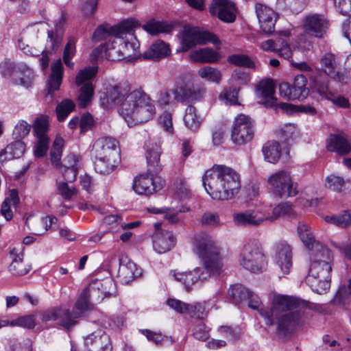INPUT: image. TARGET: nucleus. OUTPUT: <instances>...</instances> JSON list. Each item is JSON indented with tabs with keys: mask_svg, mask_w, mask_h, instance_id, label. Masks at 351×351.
Returning <instances> with one entry per match:
<instances>
[{
	"mask_svg": "<svg viewBox=\"0 0 351 351\" xmlns=\"http://www.w3.org/2000/svg\"><path fill=\"white\" fill-rule=\"evenodd\" d=\"M275 87L269 80H262L256 87V93L261 99L260 102L267 108L280 109L287 113H293L295 106L287 103H277V99L274 97Z\"/></svg>",
	"mask_w": 351,
	"mask_h": 351,
	"instance_id": "11",
	"label": "nucleus"
},
{
	"mask_svg": "<svg viewBox=\"0 0 351 351\" xmlns=\"http://www.w3.org/2000/svg\"><path fill=\"white\" fill-rule=\"evenodd\" d=\"M321 70L328 77L342 83H347L343 76L340 74L338 63L335 54L332 53H324L319 60Z\"/></svg>",
	"mask_w": 351,
	"mask_h": 351,
	"instance_id": "23",
	"label": "nucleus"
},
{
	"mask_svg": "<svg viewBox=\"0 0 351 351\" xmlns=\"http://www.w3.org/2000/svg\"><path fill=\"white\" fill-rule=\"evenodd\" d=\"M189 57L195 62L213 64L219 62L221 56L219 52L210 47L192 51Z\"/></svg>",
	"mask_w": 351,
	"mask_h": 351,
	"instance_id": "27",
	"label": "nucleus"
},
{
	"mask_svg": "<svg viewBox=\"0 0 351 351\" xmlns=\"http://www.w3.org/2000/svg\"><path fill=\"white\" fill-rule=\"evenodd\" d=\"M14 250V249L10 252L12 261L9 266V270L14 276H24L31 270L32 266L28 262L24 261L23 254H17Z\"/></svg>",
	"mask_w": 351,
	"mask_h": 351,
	"instance_id": "31",
	"label": "nucleus"
},
{
	"mask_svg": "<svg viewBox=\"0 0 351 351\" xmlns=\"http://www.w3.org/2000/svg\"><path fill=\"white\" fill-rule=\"evenodd\" d=\"M173 188L176 193L180 198H186L190 195V190L184 179L179 178L175 180Z\"/></svg>",
	"mask_w": 351,
	"mask_h": 351,
	"instance_id": "60",
	"label": "nucleus"
},
{
	"mask_svg": "<svg viewBox=\"0 0 351 351\" xmlns=\"http://www.w3.org/2000/svg\"><path fill=\"white\" fill-rule=\"evenodd\" d=\"M293 215L292 205L288 202H282L278 204L274 209L271 216L266 215L267 220L272 221L282 216H291Z\"/></svg>",
	"mask_w": 351,
	"mask_h": 351,
	"instance_id": "46",
	"label": "nucleus"
},
{
	"mask_svg": "<svg viewBox=\"0 0 351 351\" xmlns=\"http://www.w3.org/2000/svg\"><path fill=\"white\" fill-rule=\"evenodd\" d=\"M330 278H322L315 275L307 274L306 282L311 287V290L318 294L326 293L330 287Z\"/></svg>",
	"mask_w": 351,
	"mask_h": 351,
	"instance_id": "33",
	"label": "nucleus"
},
{
	"mask_svg": "<svg viewBox=\"0 0 351 351\" xmlns=\"http://www.w3.org/2000/svg\"><path fill=\"white\" fill-rule=\"evenodd\" d=\"M88 351H112L110 336L103 330L95 331L84 338Z\"/></svg>",
	"mask_w": 351,
	"mask_h": 351,
	"instance_id": "17",
	"label": "nucleus"
},
{
	"mask_svg": "<svg viewBox=\"0 0 351 351\" xmlns=\"http://www.w3.org/2000/svg\"><path fill=\"white\" fill-rule=\"evenodd\" d=\"M279 45L277 47L276 53L279 56L289 60L292 56V51L288 42L282 38H278Z\"/></svg>",
	"mask_w": 351,
	"mask_h": 351,
	"instance_id": "61",
	"label": "nucleus"
},
{
	"mask_svg": "<svg viewBox=\"0 0 351 351\" xmlns=\"http://www.w3.org/2000/svg\"><path fill=\"white\" fill-rule=\"evenodd\" d=\"M345 185L343 178L334 174L326 177L325 186L333 191L341 192Z\"/></svg>",
	"mask_w": 351,
	"mask_h": 351,
	"instance_id": "54",
	"label": "nucleus"
},
{
	"mask_svg": "<svg viewBox=\"0 0 351 351\" xmlns=\"http://www.w3.org/2000/svg\"><path fill=\"white\" fill-rule=\"evenodd\" d=\"M97 289H99L100 287L96 288L92 285L86 287L81 293L71 311L69 308L55 307L44 311L42 315V320L43 322L58 321V324L64 328H71L77 324V319L79 317H82L86 311L92 308L90 298L92 295L97 291Z\"/></svg>",
	"mask_w": 351,
	"mask_h": 351,
	"instance_id": "5",
	"label": "nucleus"
},
{
	"mask_svg": "<svg viewBox=\"0 0 351 351\" xmlns=\"http://www.w3.org/2000/svg\"><path fill=\"white\" fill-rule=\"evenodd\" d=\"M145 154L147 164V173L150 176L158 173L162 170L160 157L162 153L160 142L156 139L150 138L144 145Z\"/></svg>",
	"mask_w": 351,
	"mask_h": 351,
	"instance_id": "15",
	"label": "nucleus"
},
{
	"mask_svg": "<svg viewBox=\"0 0 351 351\" xmlns=\"http://www.w3.org/2000/svg\"><path fill=\"white\" fill-rule=\"evenodd\" d=\"M93 158H110L119 160L118 141L110 137L97 139L92 149Z\"/></svg>",
	"mask_w": 351,
	"mask_h": 351,
	"instance_id": "14",
	"label": "nucleus"
},
{
	"mask_svg": "<svg viewBox=\"0 0 351 351\" xmlns=\"http://www.w3.org/2000/svg\"><path fill=\"white\" fill-rule=\"evenodd\" d=\"M268 217L258 209H250L234 213L232 215L234 223L241 227H256L267 221Z\"/></svg>",
	"mask_w": 351,
	"mask_h": 351,
	"instance_id": "16",
	"label": "nucleus"
},
{
	"mask_svg": "<svg viewBox=\"0 0 351 351\" xmlns=\"http://www.w3.org/2000/svg\"><path fill=\"white\" fill-rule=\"evenodd\" d=\"M167 304L173 309L175 311L179 313H190L196 308L197 306H193L185 302H183L179 300L170 298L167 301Z\"/></svg>",
	"mask_w": 351,
	"mask_h": 351,
	"instance_id": "53",
	"label": "nucleus"
},
{
	"mask_svg": "<svg viewBox=\"0 0 351 351\" xmlns=\"http://www.w3.org/2000/svg\"><path fill=\"white\" fill-rule=\"evenodd\" d=\"M31 128L30 124L21 120L15 125L12 135L15 139L21 140L29 133Z\"/></svg>",
	"mask_w": 351,
	"mask_h": 351,
	"instance_id": "56",
	"label": "nucleus"
},
{
	"mask_svg": "<svg viewBox=\"0 0 351 351\" xmlns=\"http://www.w3.org/2000/svg\"><path fill=\"white\" fill-rule=\"evenodd\" d=\"M197 75L202 79L219 84L222 80L221 71L210 66H204L197 71Z\"/></svg>",
	"mask_w": 351,
	"mask_h": 351,
	"instance_id": "39",
	"label": "nucleus"
},
{
	"mask_svg": "<svg viewBox=\"0 0 351 351\" xmlns=\"http://www.w3.org/2000/svg\"><path fill=\"white\" fill-rule=\"evenodd\" d=\"M119 160L94 158V168L100 174H109L114 170Z\"/></svg>",
	"mask_w": 351,
	"mask_h": 351,
	"instance_id": "40",
	"label": "nucleus"
},
{
	"mask_svg": "<svg viewBox=\"0 0 351 351\" xmlns=\"http://www.w3.org/2000/svg\"><path fill=\"white\" fill-rule=\"evenodd\" d=\"M76 43L77 38L74 36H70L63 51V62L70 69H73L74 66V63L71 60L76 53Z\"/></svg>",
	"mask_w": 351,
	"mask_h": 351,
	"instance_id": "43",
	"label": "nucleus"
},
{
	"mask_svg": "<svg viewBox=\"0 0 351 351\" xmlns=\"http://www.w3.org/2000/svg\"><path fill=\"white\" fill-rule=\"evenodd\" d=\"M100 101L105 109L119 106V113L128 126L147 122L156 113L149 96L142 88L132 90L126 81L108 87Z\"/></svg>",
	"mask_w": 351,
	"mask_h": 351,
	"instance_id": "2",
	"label": "nucleus"
},
{
	"mask_svg": "<svg viewBox=\"0 0 351 351\" xmlns=\"http://www.w3.org/2000/svg\"><path fill=\"white\" fill-rule=\"evenodd\" d=\"M208 43L214 45L221 44L220 40L215 34L198 27L185 26L182 33V46L180 51L186 52L196 45H206Z\"/></svg>",
	"mask_w": 351,
	"mask_h": 351,
	"instance_id": "7",
	"label": "nucleus"
},
{
	"mask_svg": "<svg viewBox=\"0 0 351 351\" xmlns=\"http://www.w3.org/2000/svg\"><path fill=\"white\" fill-rule=\"evenodd\" d=\"M306 0H278L279 4H282L293 13H298L303 10Z\"/></svg>",
	"mask_w": 351,
	"mask_h": 351,
	"instance_id": "57",
	"label": "nucleus"
},
{
	"mask_svg": "<svg viewBox=\"0 0 351 351\" xmlns=\"http://www.w3.org/2000/svg\"><path fill=\"white\" fill-rule=\"evenodd\" d=\"M138 22L134 19H128L123 21L117 25L110 26L108 24H102L97 27L93 35V40L99 42L101 40L112 39V36L122 37L126 33H130L134 28L138 26Z\"/></svg>",
	"mask_w": 351,
	"mask_h": 351,
	"instance_id": "9",
	"label": "nucleus"
},
{
	"mask_svg": "<svg viewBox=\"0 0 351 351\" xmlns=\"http://www.w3.org/2000/svg\"><path fill=\"white\" fill-rule=\"evenodd\" d=\"M162 185L157 186L149 174H142L136 176L133 182L132 188L138 195H149L154 192L160 190Z\"/></svg>",
	"mask_w": 351,
	"mask_h": 351,
	"instance_id": "24",
	"label": "nucleus"
},
{
	"mask_svg": "<svg viewBox=\"0 0 351 351\" xmlns=\"http://www.w3.org/2000/svg\"><path fill=\"white\" fill-rule=\"evenodd\" d=\"M143 29L151 34L167 32L170 31L171 27L165 23L151 20L143 25Z\"/></svg>",
	"mask_w": 351,
	"mask_h": 351,
	"instance_id": "49",
	"label": "nucleus"
},
{
	"mask_svg": "<svg viewBox=\"0 0 351 351\" xmlns=\"http://www.w3.org/2000/svg\"><path fill=\"white\" fill-rule=\"evenodd\" d=\"M265 159L271 163H276L281 155L280 143L276 141H269L263 147Z\"/></svg>",
	"mask_w": 351,
	"mask_h": 351,
	"instance_id": "37",
	"label": "nucleus"
},
{
	"mask_svg": "<svg viewBox=\"0 0 351 351\" xmlns=\"http://www.w3.org/2000/svg\"><path fill=\"white\" fill-rule=\"evenodd\" d=\"M306 78L304 75H298L295 77L293 84L291 85L293 100H302L308 95V89L306 88Z\"/></svg>",
	"mask_w": 351,
	"mask_h": 351,
	"instance_id": "36",
	"label": "nucleus"
},
{
	"mask_svg": "<svg viewBox=\"0 0 351 351\" xmlns=\"http://www.w3.org/2000/svg\"><path fill=\"white\" fill-rule=\"evenodd\" d=\"M58 193L66 200H70L76 194L77 189L73 186H69L68 182H57Z\"/></svg>",
	"mask_w": 351,
	"mask_h": 351,
	"instance_id": "58",
	"label": "nucleus"
},
{
	"mask_svg": "<svg viewBox=\"0 0 351 351\" xmlns=\"http://www.w3.org/2000/svg\"><path fill=\"white\" fill-rule=\"evenodd\" d=\"M141 332L147 337L149 341H152L158 346L162 345L167 338L161 332H155L148 329L142 330Z\"/></svg>",
	"mask_w": 351,
	"mask_h": 351,
	"instance_id": "63",
	"label": "nucleus"
},
{
	"mask_svg": "<svg viewBox=\"0 0 351 351\" xmlns=\"http://www.w3.org/2000/svg\"><path fill=\"white\" fill-rule=\"evenodd\" d=\"M350 296H351V278L348 280L347 285H343L339 287L333 301L337 304H345Z\"/></svg>",
	"mask_w": 351,
	"mask_h": 351,
	"instance_id": "52",
	"label": "nucleus"
},
{
	"mask_svg": "<svg viewBox=\"0 0 351 351\" xmlns=\"http://www.w3.org/2000/svg\"><path fill=\"white\" fill-rule=\"evenodd\" d=\"M19 70L23 73V76L16 80V83L26 88L30 87L33 84L34 77L33 71L24 64H21L19 66Z\"/></svg>",
	"mask_w": 351,
	"mask_h": 351,
	"instance_id": "51",
	"label": "nucleus"
},
{
	"mask_svg": "<svg viewBox=\"0 0 351 351\" xmlns=\"http://www.w3.org/2000/svg\"><path fill=\"white\" fill-rule=\"evenodd\" d=\"M48 128L49 123L46 117L36 118L33 125L34 134L36 138L48 137Z\"/></svg>",
	"mask_w": 351,
	"mask_h": 351,
	"instance_id": "50",
	"label": "nucleus"
},
{
	"mask_svg": "<svg viewBox=\"0 0 351 351\" xmlns=\"http://www.w3.org/2000/svg\"><path fill=\"white\" fill-rule=\"evenodd\" d=\"M134 28L133 29L132 32L126 33L125 34H129L130 36V39L123 40V36L118 38L119 39V41L121 42L120 45L122 47L126 57H130L132 55H133L136 52V51L139 48L140 46L139 42L134 36Z\"/></svg>",
	"mask_w": 351,
	"mask_h": 351,
	"instance_id": "45",
	"label": "nucleus"
},
{
	"mask_svg": "<svg viewBox=\"0 0 351 351\" xmlns=\"http://www.w3.org/2000/svg\"><path fill=\"white\" fill-rule=\"evenodd\" d=\"M328 22L322 15L317 14H309L304 19L305 32L317 38H322L326 33Z\"/></svg>",
	"mask_w": 351,
	"mask_h": 351,
	"instance_id": "22",
	"label": "nucleus"
},
{
	"mask_svg": "<svg viewBox=\"0 0 351 351\" xmlns=\"http://www.w3.org/2000/svg\"><path fill=\"white\" fill-rule=\"evenodd\" d=\"M241 265L253 273L262 272L266 266V258L260 243L254 240L244 245L241 254Z\"/></svg>",
	"mask_w": 351,
	"mask_h": 351,
	"instance_id": "8",
	"label": "nucleus"
},
{
	"mask_svg": "<svg viewBox=\"0 0 351 351\" xmlns=\"http://www.w3.org/2000/svg\"><path fill=\"white\" fill-rule=\"evenodd\" d=\"M64 38V34L61 32L53 29L48 30L47 38L45 45V51L53 53L56 52L61 46Z\"/></svg>",
	"mask_w": 351,
	"mask_h": 351,
	"instance_id": "38",
	"label": "nucleus"
},
{
	"mask_svg": "<svg viewBox=\"0 0 351 351\" xmlns=\"http://www.w3.org/2000/svg\"><path fill=\"white\" fill-rule=\"evenodd\" d=\"M75 104L70 99H64L56 106V115L59 121L62 122L66 119L68 115L74 110Z\"/></svg>",
	"mask_w": 351,
	"mask_h": 351,
	"instance_id": "47",
	"label": "nucleus"
},
{
	"mask_svg": "<svg viewBox=\"0 0 351 351\" xmlns=\"http://www.w3.org/2000/svg\"><path fill=\"white\" fill-rule=\"evenodd\" d=\"M275 261L283 274L290 272L292 267V251L288 244L282 243L277 245Z\"/></svg>",
	"mask_w": 351,
	"mask_h": 351,
	"instance_id": "25",
	"label": "nucleus"
},
{
	"mask_svg": "<svg viewBox=\"0 0 351 351\" xmlns=\"http://www.w3.org/2000/svg\"><path fill=\"white\" fill-rule=\"evenodd\" d=\"M36 138L37 141L34 150V156L37 158L43 157L49 149V137Z\"/></svg>",
	"mask_w": 351,
	"mask_h": 351,
	"instance_id": "59",
	"label": "nucleus"
},
{
	"mask_svg": "<svg viewBox=\"0 0 351 351\" xmlns=\"http://www.w3.org/2000/svg\"><path fill=\"white\" fill-rule=\"evenodd\" d=\"M115 38L112 40H109L104 45H101L98 48L95 49L92 52V56H98L101 54V57L111 61H116L127 58L124 53L123 48L116 49L114 46Z\"/></svg>",
	"mask_w": 351,
	"mask_h": 351,
	"instance_id": "26",
	"label": "nucleus"
},
{
	"mask_svg": "<svg viewBox=\"0 0 351 351\" xmlns=\"http://www.w3.org/2000/svg\"><path fill=\"white\" fill-rule=\"evenodd\" d=\"M327 149L343 156L351 152V145L343 135L330 134L327 140Z\"/></svg>",
	"mask_w": 351,
	"mask_h": 351,
	"instance_id": "28",
	"label": "nucleus"
},
{
	"mask_svg": "<svg viewBox=\"0 0 351 351\" xmlns=\"http://www.w3.org/2000/svg\"><path fill=\"white\" fill-rule=\"evenodd\" d=\"M228 63L237 66H243L254 70H258L260 67L256 66V63L245 54H232L228 57Z\"/></svg>",
	"mask_w": 351,
	"mask_h": 351,
	"instance_id": "42",
	"label": "nucleus"
},
{
	"mask_svg": "<svg viewBox=\"0 0 351 351\" xmlns=\"http://www.w3.org/2000/svg\"><path fill=\"white\" fill-rule=\"evenodd\" d=\"M267 183L270 191L276 197H293L299 193L298 183L293 181L290 172L285 170L271 174L267 178Z\"/></svg>",
	"mask_w": 351,
	"mask_h": 351,
	"instance_id": "6",
	"label": "nucleus"
},
{
	"mask_svg": "<svg viewBox=\"0 0 351 351\" xmlns=\"http://www.w3.org/2000/svg\"><path fill=\"white\" fill-rule=\"evenodd\" d=\"M184 122L186 128L192 131H196L202 123L201 118L197 114L196 108L189 106L186 108Z\"/></svg>",
	"mask_w": 351,
	"mask_h": 351,
	"instance_id": "41",
	"label": "nucleus"
},
{
	"mask_svg": "<svg viewBox=\"0 0 351 351\" xmlns=\"http://www.w3.org/2000/svg\"><path fill=\"white\" fill-rule=\"evenodd\" d=\"M230 80L236 85H245L250 81V76L243 71L235 69L231 75Z\"/></svg>",
	"mask_w": 351,
	"mask_h": 351,
	"instance_id": "62",
	"label": "nucleus"
},
{
	"mask_svg": "<svg viewBox=\"0 0 351 351\" xmlns=\"http://www.w3.org/2000/svg\"><path fill=\"white\" fill-rule=\"evenodd\" d=\"M141 275V270L138 269L136 265L132 261L127 263H120L118 270V278L123 284H128L134 278Z\"/></svg>",
	"mask_w": 351,
	"mask_h": 351,
	"instance_id": "30",
	"label": "nucleus"
},
{
	"mask_svg": "<svg viewBox=\"0 0 351 351\" xmlns=\"http://www.w3.org/2000/svg\"><path fill=\"white\" fill-rule=\"evenodd\" d=\"M170 53V48L168 44L158 40L154 43L149 48L142 54L144 59L158 60L167 56Z\"/></svg>",
	"mask_w": 351,
	"mask_h": 351,
	"instance_id": "29",
	"label": "nucleus"
},
{
	"mask_svg": "<svg viewBox=\"0 0 351 351\" xmlns=\"http://www.w3.org/2000/svg\"><path fill=\"white\" fill-rule=\"evenodd\" d=\"M210 12L223 22L232 23L236 19L237 8L235 4L229 0H213Z\"/></svg>",
	"mask_w": 351,
	"mask_h": 351,
	"instance_id": "18",
	"label": "nucleus"
},
{
	"mask_svg": "<svg viewBox=\"0 0 351 351\" xmlns=\"http://www.w3.org/2000/svg\"><path fill=\"white\" fill-rule=\"evenodd\" d=\"M194 245L195 252L204 267L189 272H173L176 280L182 282L186 290L198 281L206 280L212 275L218 276L221 269L218 248L210 235L204 232L197 234Z\"/></svg>",
	"mask_w": 351,
	"mask_h": 351,
	"instance_id": "3",
	"label": "nucleus"
},
{
	"mask_svg": "<svg viewBox=\"0 0 351 351\" xmlns=\"http://www.w3.org/2000/svg\"><path fill=\"white\" fill-rule=\"evenodd\" d=\"M51 73L47 84V94L45 100L47 102H52L53 99V94L58 90L62 82L64 73V68L62 60H57L51 66Z\"/></svg>",
	"mask_w": 351,
	"mask_h": 351,
	"instance_id": "19",
	"label": "nucleus"
},
{
	"mask_svg": "<svg viewBox=\"0 0 351 351\" xmlns=\"http://www.w3.org/2000/svg\"><path fill=\"white\" fill-rule=\"evenodd\" d=\"M16 140V141L9 144L5 149L0 151L1 162L17 158L23 154L25 148V144L21 140Z\"/></svg>",
	"mask_w": 351,
	"mask_h": 351,
	"instance_id": "32",
	"label": "nucleus"
},
{
	"mask_svg": "<svg viewBox=\"0 0 351 351\" xmlns=\"http://www.w3.org/2000/svg\"><path fill=\"white\" fill-rule=\"evenodd\" d=\"M254 135V123L249 116L240 114L233 122L231 139L238 145L251 141Z\"/></svg>",
	"mask_w": 351,
	"mask_h": 351,
	"instance_id": "12",
	"label": "nucleus"
},
{
	"mask_svg": "<svg viewBox=\"0 0 351 351\" xmlns=\"http://www.w3.org/2000/svg\"><path fill=\"white\" fill-rule=\"evenodd\" d=\"M97 73V67L88 66L80 70L76 75L75 84L77 86H81L78 95V102L82 108H86L91 101L94 94L91 80Z\"/></svg>",
	"mask_w": 351,
	"mask_h": 351,
	"instance_id": "10",
	"label": "nucleus"
},
{
	"mask_svg": "<svg viewBox=\"0 0 351 351\" xmlns=\"http://www.w3.org/2000/svg\"><path fill=\"white\" fill-rule=\"evenodd\" d=\"M228 295L235 304L248 302V306L258 310L267 325H276L277 333L283 337L292 333L302 323V308L319 309L315 303L282 295H274L269 308H263L259 297L241 284L232 285Z\"/></svg>",
	"mask_w": 351,
	"mask_h": 351,
	"instance_id": "1",
	"label": "nucleus"
},
{
	"mask_svg": "<svg viewBox=\"0 0 351 351\" xmlns=\"http://www.w3.org/2000/svg\"><path fill=\"white\" fill-rule=\"evenodd\" d=\"M156 231L153 234V247L158 254L169 251L175 245L176 240L171 231L160 229V224H155Z\"/></svg>",
	"mask_w": 351,
	"mask_h": 351,
	"instance_id": "20",
	"label": "nucleus"
},
{
	"mask_svg": "<svg viewBox=\"0 0 351 351\" xmlns=\"http://www.w3.org/2000/svg\"><path fill=\"white\" fill-rule=\"evenodd\" d=\"M298 234L302 242L308 248L313 246L315 243V237L309 226L303 222L300 221L298 225Z\"/></svg>",
	"mask_w": 351,
	"mask_h": 351,
	"instance_id": "44",
	"label": "nucleus"
},
{
	"mask_svg": "<svg viewBox=\"0 0 351 351\" xmlns=\"http://www.w3.org/2000/svg\"><path fill=\"white\" fill-rule=\"evenodd\" d=\"M203 185L213 199H232L241 187L239 175L225 165H215L202 177Z\"/></svg>",
	"mask_w": 351,
	"mask_h": 351,
	"instance_id": "4",
	"label": "nucleus"
},
{
	"mask_svg": "<svg viewBox=\"0 0 351 351\" xmlns=\"http://www.w3.org/2000/svg\"><path fill=\"white\" fill-rule=\"evenodd\" d=\"M239 88L237 87L224 90L220 95L219 99L226 104L236 105L238 104V94Z\"/></svg>",
	"mask_w": 351,
	"mask_h": 351,
	"instance_id": "55",
	"label": "nucleus"
},
{
	"mask_svg": "<svg viewBox=\"0 0 351 351\" xmlns=\"http://www.w3.org/2000/svg\"><path fill=\"white\" fill-rule=\"evenodd\" d=\"M37 32L35 28L27 29L21 34V38L19 39V48L27 55L32 56L39 55L35 50L29 47V44L32 43L35 38H37Z\"/></svg>",
	"mask_w": 351,
	"mask_h": 351,
	"instance_id": "34",
	"label": "nucleus"
},
{
	"mask_svg": "<svg viewBox=\"0 0 351 351\" xmlns=\"http://www.w3.org/2000/svg\"><path fill=\"white\" fill-rule=\"evenodd\" d=\"M308 274L315 275L322 278H330L332 271L331 251L326 247L320 246L313 253Z\"/></svg>",
	"mask_w": 351,
	"mask_h": 351,
	"instance_id": "13",
	"label": "nucleus"
},
{
	"mask_svg": "<svg viewBox=\"0 0 351 351\" xmlns=\"http://www.w3.org/2000/svg\"><path fill=\"white\" fill-rule=\"evenodd\" d=\"M328 77L322 75L315 76L313 80V89L322 98L332 99V93L329 87Z\"/></svg>",
	"mask_w": 351,
	"mask_h": 351,
	"instance_id": "35",
	"label": "nucleus"
},
{
	"mask_svg": "<svg viewBox=\"0 0 351 351\" xmlns=\"http://www.w3.org/2000/svg\"><path fill=\"white\" fill-rule=\"evenodd\" d=\"M325 221L341 228H346L351 224V215L347 211L338 215L326 216Z\"/></svg>",
	"mask_w": 351,
	"mask_h": 351,
	"instance_id": "48",
	"label": "nucleus"
},
{
	"mask_svg": "<svg viewBox=\"0 0 351 351\" xmlns=\"http://www.w3.org/2000/svg\"><path fill=\"white\" fill-rule=\"evenodd\" d=\"M255 8L261 30L265 34H271L274 31L277 18L276 12L261 3H257Z\"/></svg>",
	"mask_w": 351,
	"mask_h": 351,
	"instance_id": "21",
	"label": "nucleus"
},
{
	"mask_svg": "<svg viewBox=\"0 0 351 351\" xmlns=\"http://www.w3.org/2000/svg\"><path fill=\"white\" fill-rule=\"evenodd\" d=\"M336 7L339 12L344 16H349L351 19V0H335Z\"/></svg>",
	"mask_w": 351,
	"mask_h": 351,
	"instance_id": "64",
	"label": "nucleus"
}]
</instances>
